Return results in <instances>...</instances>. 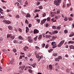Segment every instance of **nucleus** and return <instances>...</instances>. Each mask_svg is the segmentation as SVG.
I'll return each instance as SVG.
<instances>
[{"mask_svg": "<svg viewBox=\"0 0 74 74\" xmlns=\"http://www.w3.org/2000/svg\"><path fill=\"white\" fill-rule=\"evenodd\" d=\"M32 56V54L31 53H28V57H30Z\"/></svg>", "mask_w": 74, "mask_h": 74, "instance_id": "obj_36", "label": "nucleus"}, {"mask_svg": "<svg viewBox=\"0 0 74 74\" xmlns=\"http://www.w3.org/2000/svg\"><path fill=\"white\" fill-rule=\"evenodd\" d=\"M42 58H43V56H41L40 58V59H41Z\"/></svg>", "mask_w": 74, "mask_h": 74, "instance_id": "obj_63", "label": "nucleus"}, {"mask_svg": "<svg viewBox=\"0 0 74 74\" xmlns=\"http://www.w3.org/2000/svg\"><path fill=\"white\" fill-rule=\"evenodd\" d=\"M68 32V31L67 29H65L64 31V33H65L66 34H67V33Z\"/></svg>", "mask_w": 74, "mask_h": 74, "instance_id": "obj_29", "label": "nucleus"}, {"mask_svg": "<svg viewBox=\"0 0 74 74\" xmlns=\"http://www.w3.org/2000/svg\"><path fill=\"white\" fill-rule=\"evenodd\" d=\"M19 59H22V56H20Z\"/></svg>", "mask_w": 74, "mask_h": 74, "instance_id": "obj_61", "label": "nucleus"}, {"mask_svg": "<svg viewBox=\"0 0 74 74\" xmlns=\"http://www.w3.org/2000/svg\"><path fill=\"white\" fill-rule=\"evenodd\" d=\"M10 64H12V63H13V61H10Z\"/></svg>", "mask_w": 74, "mask_h": 74, "instance_id": "obj_58", "label": "nucleus"}, {"mask_svg": "<svg viewBox=\"0 0 74 74\" xmlns=\"http://www.w3.org/2000/svg\"><path fill=\"white\" fill-rule=\"evenodd\" d=\"M46 14L45 13H44L42 15L43 17H45L46 16Z\"/></svg>", "mask_w": 74, "mask_h": 74, "instance_id": "obj_31", "label": "nucleus"}, {"mask_svg": "<svg viewBox=\"0 0 74 74\" xmlns=\"http://www.w3.org/2000/svg\"><path fill=\"white\" fill-rule=\"evenodd\" d=\"M74 41H69L68 42V44H74Z\"/></svg>", "mask_w": 74, "mask_h": 74, "instance_id": "obj_22", "label": "nucleus"}, {"mask_svg": "<svg viewBox=\"0 0 74 74\" xmlns=\"http://www.w3.org/2000/svg\"><path fill=\"white\" fill-rule=\"evenodd\" d=\"M39 33V31L37 29H35L34 30V34H37Z\"/></svg>", "mask_w": 74, "mask_h": 74, "instance_id": "obj_7", "label": "nucleus"}, {"mask_svg": "<svg viewBox=\"0 0 74 74\" xmlns=\"http://www.w3.org/2000/svg\"><path fill=\"white\" fill-rule=\"evenodd\" d=\"M48 45H46L45 47L46 48H48Z\"/></svg>", "mask_w": 74, "mask_h": 74, "instance_id": "obj_56", "label": "nucleus"}, {"mask_svg": "<svg viewBox=\"0 0 74 74\" xmlns=\"http://www.w3.org/2000/svg\"><path fill=\"white\" fill-rule=\"evenodd\" d=\"M28 67L29 68V69H32V68L31 66H28Z\"/></svg>", "mask_w": 74, "mask_h": 74, "instance_id": "obj_64", "label": "nucleus"}, {"mask_svg": "<svg viewBox=\"0 0 74 74\" xmlns=\"http://www.w3.org/2000/svg\"><path fill=\"white\" fill-rule=\"evenodd\" d=\"M25 23H26V24H27V25H28V24H29V22H28V21H27V19L25 20Z\"/></svg>", "mask_w": 74, "mask_h": 74, "instance_id": "obj_28", "label": "nucleus"}, {"mask_svg": "<svg viewBox=\"0 0 74 74\" xmlns=\"http://www.w3.org/2000/svg\"><path fill=\"white\" fill-rule=\"evenodd\" d=\"M14 31L15 32H18V30L16 29V28L14 27Z\"/></svg>", "mask_w": 74, "mask_h": 74, "instance_id": "obj_42", "label": "nucleus"}, {"mask_svg": "<svg viewBox=\"0 0 74 74\" xmlns=\"http://www.w3.org/2000/svg\"><path fill=\"white\" fill-rule=\"evenodd\" d=\"M47 21V18H44L42 21H41V23H40V25H42L43 24L45 23V21Z\"/></svg>", "mask_w": 74, "mask_h": 74, "instance_id": "obj_5", "label": "nucleus"}, {"mask_svg": "<svg viewBox=\"0 0 74 74\" xmlns=\"http://www.w3.org/2000/svg\"><path fill=\"white\" fill-rule=\"evenodd\" d=\"M51 45L53 47V48H56V43L54 42H51Z\"/></svg>", "mask_w": 74, "mask_h": 74, "instance_id": "obj_6", "label": "nucleus"}, {"mask_svg": "<svg viewBox=\"0 0 74 74\" xmlns=\"http://www.w3.org/2000/svg\"><path fill=\"white\" fill-rule=\"evenodd\" d=\"M70 71V69H67L66 70V72H67V73H69V72Z\"/></svg>", "mask_w": 74, "mask_h": 74, "instance_id": "obj_52", "label": "nucleus"}, {"mask_svg": "<svg viewBox=\"0 0 74 74\" xmlns=\"http://www.w3.org/2000/svg\"><path fill=\"white\" fill-rule=\"evenodd\" d=\"M28 41L31 43H32L33 42V39H32L31 36H29L28 37Z\"/></svg>", "mask_w": 74, "mask_h": 74, "instance_id": "obj_3", "label": "nucleus"}, {"mask_svg": "<svg viewBox=\"0 0 74 74\" xmlns=\"http://www.w3.org/2000/svg\"><path fill=\"white\" fill-rule=\"evenodd\" d=\"M25 17H27L28 18H30L31 15L29 13H27V15L25 16Z\"/></svg>", "mask_w": 74, "mask_h": 74, "instance_id": "obj_10", "label": "nucleus"}, {"mask_svg": "<svg viewBox=\"0 0 74 74\" xmlns=\"http://www.w3.org/2000/svg\"><path fill=\"white\" fill-rule=\"evenodd\" d=\"M18 31L20 32H22V29H21V28H19L18 29Z\"/></svg>", "mask_w": 74, "mask_h": 74, "instance_id": "obj_54", "label": "nucleus"}, {"mask_svg": "<svg viewBox=\"0 0 74 74\" xmlns=\"http://www.w3.org/2000/svg\"><path fill=\"white\" fill-rule=\"evenodd\" d=\"M8 28L9 29V30H12V26H8Z\"/></svg>", "mask_w": 74, "mask_h": 74, "instance_id": "obj_15", "label": "nucleus"}, {"mask_svg": "<svg viewBox=\"0 0 74 74\" xmlns=\"http://www.w3.org/2000/svg\"><path fill=\"white\" fill-rule=\"evenodd\" d=\"M60 29H61V27L59 26L57 27V30H60Z\"/></svg>", "mask_w": 74, "mask_h": 74, "instance_id": "obj_27", "label": "nucleus"}, {"mask_svg": "<svg viewBox=\"0 0 74 74\" xmlns=\"http://www.w3.org/2000/svg\"><path fill=\"white\" fill-rule=\"evenodd\" d=\"M39 8H40V9H42V6H39Z\"/></svg>", "mask_w": 74, "mask_h": 74, "instance_id": "obj_40", "label": "nucleus"}, {"mask_svg": "<svg viewBox=\"0 0 74 74\" xmlns=\"http://www.w3.org/2000/svg\"><path fill=\"white\" fill-rule=\"evenodd\" d=\"M70 5H71V4H69L68 3L67 4V7H69V6Z\"/></svg>", "mask_w": 74, "mask_h": 74, "instance_id": "obj_50", "label": "nucleus"}, {"mask_svg": "<svg viewBox=\"0 0 74 74\" xmlns=\"http://www.w3.org/2000/svg\"><path fill=\"white\" fill-rule=\"evenodd\" d=\"M18 38L19 39V40H23V38H22L21 36H19L18 37Z\"/></svg>", "mask_w": 74, "mask_h": 74, "instance_id": "obj_18", "label": "nucleus"}, {"mask_svg": "<svg viewBox=\"0 0 74 74\" xmlns=\"http://www.w3.org/2000/svg\"><path fill=\"white\" fill-rule=\"evenodd\" d=\"M3 21V22H4V23H6V22L7 21H6L5 20H4Z\"/></svg>", "mask_w": 74, "mask_h": 74, "instance_id": "obj_57", "label": "nucleus"}, {"mask_svg": "<svg viewBox=\"0 0 74 74\" xmlns=\"http://www.w3.org/2000/svg\"><path fill=\"white\" fill-rule=\"evenodd\" d=\"M50 17H49L47 18V22H50Z\"/></svg>", "mask_w": 74, "mask_h": 74, "instance_id": "obj_23", "label": "nucleus"}, {"mask_svg": "<svg viewBox=\"0 0 74 74\" xmlns=\"http://www.w3.org/2000/svg\"><path fill=\"white\" fill-rule=\"evenodd\" d=\"M28 71H29V73H32L33 72V71H32V70L29 69L28 70Z\"/></svg>", "mask_w": 74, "mask_h": 74, "instance_id": "obj_24", "label": "nucleus"}, {"mask_svg": "<svg viewBox=\"0 0 74 74\" xmlns=\"http://www.w3.org/2000/svg\"><path fill=\"white\" fill-rule=\"evenodd\" d=\"M35 55L36 56V55H37L38 54H37V52L36 51H35Z\"/></svg>", "mask_w": 74, "mask_h": 74, "instance_id": "obj_55", "label": "nucleus"}, {"mask_svg": "<svg viewBox=\"0 0 74 74\" xmlns=\"http://www.w3.org/2000/svg\"><path fill=\"white\" fill-rule=\"evenodd\" d=\"M45 37L46 38H50V37H51V36L50 35H46Z\"/></svg>", "mask_w": 74, "mask_h": 74, "instance_id": "obj_17", "label": "nucleus"}, {"mask_svg": "<svg viewBox=\"0 0 74 74\" xmlns=\"http://www.w3.org/2000/svg\"><path fill=\"white\" fill-rule=\"evenodd\" d=\"M57 14H60V11L59 9H58V8H57Z\"/></svg>", "mask_w": 74, "mask_h": 74, "instance_id": "obj_16", "label": "nucleus"}, {"mask_svg": "<svg viewBox=\"0 0 74 74\" xmlns=\"http://www.w3.org/2000/svg\"><path fill=\"white\" fill-rule=\"evenodd\" d=\"M36 63H34L33 64H31V66H32L34 68H35V66H36Z\"/></svg>", "mask_w": 74, "mask_h": 74, "instance_id": "obj_21", "label": "nucleus"}, {"mask_svg": "<svg viewBox=\"0 0 74 74\" xmlns=\"http://www.w3.org/2000/svg\"><path fill=\"white\" fill-rule=\"evenodd\" d=\"M56 33V31H54L52 32V34H55Z\"/></svg>", "mask_w": 74, "mask_h": 74, "instance_id": "obj_38", "label": "nucleus"}, {"mask_svg": "<svg viewBox=\"0 0 74 74\" xmlns=\"http://www.w3.org/2000/svg\"><path fill=\"white\" fill-rule=\"evenodd\" d=\"M42 36V35H39V37L38 38V40H41Z\"/></svg>", "mask_w": 74, "mask_h": 74, "instance_id": "obj_12", "label": "nucleus"}, {"mask_svg": "<svg viewBox=\"0 0 74 74\" xmlns=\"http://www.w3.org/2000/svg\"><path fill=\"white\" fill-rule=\"evenodd\" d=\"M60 18V16H56V19H59Z\"/></svg>", "mask_w": 74, "mask_h": 74, "instance_id": "obj_35", "label": "nucleus"}, {"mask_svg": "<svg viewBox=\"0 0 74 74\" xmlns=\"http://www.w3.org/2000/svg\"><path fill=\"white\" fill-rule=\"evenodd\" d=\"M25 68V65L23 66H20L19 67V69L21 70H23Z\"/></svg>", "mask_w": 74, "mask_h": 74, "instance_id": "obj_9", "label": "nucleus"}, {"mask_svg": "<svg viewBox=\"0 0 74 74\" xmlns=\"http://www.w3.org/2000/svg\"><path fill=\"white\" fill-rule=\"evenodd\" d=\"M46 27H48L49 26V24H46Z\"/></svg>", "mask_w": 74, "mask_h": 74, "instance_id": "obj_49", "label": "nucleus"}, {"mask_svg": "<svg viewBox=\"0 0 74 74\" xmlns=\"http://www.w3.org/2000/svg\"><path fill=\"white\" fill-rule=\"evenodd\" d=\"M65 42V40H64L61 41L59 44L58 45V47H60L62 46V44H64V42Z\"/></svg>", "mask_w": 74, "mask_h": 74, "instance_id": "obj_2", "label": "nucleus"}, {"mask_svg": "<svg viewBox=\"0 0 74 74\" xmlns=\"http://www.w3.org/2000/svg\"><path fill=\"white\" fill-rule=\"evenodd\" d=\"M70 48L71 49H74V46L73 45H71L69 46Z\"/></svg>", "mask_w": 74, "mask_h": 74, "instance_id": "obj_11", "label": "nucleus"}, {"mask_svg": "<svg viewBox=\"0 0 74 74\" xmlns=\"http://www.w3.org/2000/svg\"><path fill=\"white\" fill-rule=\"evenodd\" d=\"M52 27L53 29H56V26H53Z\"/></svg>", "mask_w": 74, "mask_h": 74, "instance_id": "obj_37", "label": "nucleus"}, {"mask_svg": "<svg viewBox=\"0 0 74 74\" xmlns=\"http://www.w3.org/2000/svg\"><path fill=\"white\" fill-rule=\"evenodd\" d=\"M62 0H58V1H56V5L57 6H58L59 5V3H61V1Z\"/></svg>", "mask_w": 74, "mask_h": 74, "instance_id": "obj_4", "label": "nucleus"}, {"mask_svg": "<svg viewBox=\"0 0 74 74\" xmlns=\"http://www.w3.org/2000/svg\"><path fill=\"white\" fill-rule=\"evenodd\" d=\"M25 4L26 5H28V3H27V1H26L25 3Z\"/></svg>", "mask_w": 74, "mask_h": 74, "instance_id": "obj_46", "label": "nucleus"}, {"mask_svg": "<svg viewBox=\"0 0 74 74\" xmlns=\"http://www.w3.org/2000/svg\"><path fill=\"white\" fill-rule=\"evenodd\" d=\"M10 11L11 10L8 9L6 10V12H10Z\"/></svg>", "mask_w": 74, "mask_h": 74, "instance_id": "obj_51", "label": "nucleus"}, {"mask_svg": "<svg viewBox=\"0 0 74 74\" xmlns=\"http://www.w3.org/2000/svg\"><path fill=\"white\" fill-rule=\"evenodd\" d=\"M61 60L62 59V57L61 56H59L58 58H57L56 59V61H58V62H59V60Z\"/></svg>", "mask_w": 74, "mask_h": 74, "instance_id": "obj_8", "label": "nucleus"}, {"mask_svg": "<svg viewBox=\"0 0 74 74\" xmlns=\"http://www.w3.org/2000/svg\"><path fill=\"white\" fill-rule=\"evenodd\" d=\"M16 40H15L13 41L14 43H16Z\"/></svg>", "mask_w": 74, "mask_h": 74, "instance_id": "obj_62", "label": "nucleus"}, {"mask_svg": "<svg viewBox=\"0 0 74 74\" xmlns=\"http://www.w3.org/2000/svg\"><path fill=\"white\" fill-rule=\"evenodd\" d=\"M35 48H36V49H39V47L37 46H36Z\"/></svg>", "mask_w": 74, "mask_h": 74, "instance_id": "obj_44", "label": "nucleus"}, {"mask_svg": "<svg viewBox=\"0 0 74 74\" xmlns=\"http://www.w3.org/2000/svg\"><path fill=\"white\" fill-rule=\"evenodd\" d=\"M45 44L44 43L42 45V48H44V47H45Z\"/></svg>", "mask_w": 74, "mask_h": 74, "instance_id": "obj_34", "label": "nucleus"}, {"mask_svg": "<svg viewBox=\"0 0 74 74\" xmlns=\"http://www.w3.org/2000/svg\"><path fill=\"white\" fill-rule=\"evenodd\" d=\"M29 47H28L27 46H25L24 48V50L25 51H26L27 49H28Z\"/></svg>", "mask_w": 74, "mask_h": 74, "instance_id": "obj_13", "label": "nucleus"}, {"mask_svg": "<svg viewBox=\"0 0 74 74\" xmlns=\"http://www.w3.org/2000/svg\"><path fill=\"white\" fill-rule=\"evenodd\" d=\"M40 4V2H38L36 3L37 5H39V4Z\"/></svg>", "mask_w": 74, "mask_h": 74, "instance_id": "obj_43", "label": "nucleus"}, {"mask_svg": "<svg viewBox=\"0 0 74 74\" xmlns=\"http://www.w3.org/2000/svg\"><path fill=\"white\" fill-rule=\"evenodd\" d=\"M69 21H73V18H72V17H70L69 18Z\"/></svg>", "mask_w": 74, "mask_h": 74, "instance_id": "obj_33", "label": "nucleus"}, {"mask_svg": "<svg viewBox=\"0 0 74 74\" xmlns=\"http://www.w3.org/2000/svg\"><path fill=\"white\" fill-rule=\"evenodd\" d=\"M53 51V49H51L49 50V52H52Z\"/></svg>", "mask_w": 74, "mask_h": 74, "instance_id": "obj_39", "label": "nucleus"}, {"mask_svg": "<svg viewBox=\"0 0 74 74\" xmlns=\"http://www.w3.org/2000/svg\"><path fill=\"white\" fill-rule=\"evenodd\" d=\"M63 8H64L65 7V3L64 2H63V5H62Z\"/></svg>", "mask_w": 74, "mask_h": 74, "instance_id": "obj_30", "label": "nucleus"}, {"mask_svg": "<svg viewBox=\"0 0 74 74\" xmlns=\"http://www.w3.org/2000/svg\"><path fill=\"white\" fill-rule=\"evenodd\" d=\"M64 21H67V18L66 17H65L64 19Z\"/></svg>", "mask_w": 74, "mask_h": 74, "instance_id": "obj_48", "label": "nucleus"}, {"mask_svg": "<svg viewBox=\"0 0 74 74\" xmlns=\"http://www.w3.org/2000/svg\"><path fill=\"white\" fill-rule=\"evenodd\" d=\"M32 26V24H29L28 25L29 27H31Z\"/></svg>", "mask_w": 74, "mask_h": 74, "instance_id": "obj_47", "label": "nucleus"}, {"mask_svg": "<svg viewBox=\"0 0 74 74\" xmlns=\"http://www.w3.org/2000/svg\"><path fill=\"white\" fill-rule=\"evenodd\" d=\"M36 56L37 58H40V56H39V55H38Z\"/></svg>", "mask_w": 74, "mask_h": 74, "instance_id": "obj_45", "label": "nucleus"}, {"mask_svg": "<svg viewBox=\"0 0 74 74\" xmlns=\"http://www.w3.org/2000/svg\"><path fill=\"white\" fill-rule=\"evenodd\" d=\"M37 22H38V23H40V20L39 19H38L37 20Z\"/></svg>", "mask_w": 74, "mask_h": 74, "instance_id": "obj_59", "label": "nucleus"}, {"mask_svg": "<svg viewBox=\"0 0 74 74\" xmlns=\"http://www.w3.org/2000/svg\"><path fill=\"white\" fill-rule=\"evenodd\" d=\"M13 51L14 52H16V50L15 49H14Z\"/></svg>", "mask_w": 74, "mask_h": 74, "instance_id": "obj_53", "label": "nucleus"}, {"mask_svg": "<svg viewBox=\"0 0 74 74\" xmlns=\"http://www.w3.org/2000/svg\"><path fill=\"white\" fill-rule=\"evenodd\" d=\"M37 38H38V36H36L34 38V40L35 41H36V40H37Z\"/></svg>", "mask_w": 74, "mask_h": 74, "instance_id": "obj_26", "label": "nucleus"}, {"mask_svg": "<svg viewBox=\"0 0 74 74\" xmlns=\"http://www.w3.org/2000/svg\"><path fill=\"white\" fill-rule=\"evenodd\" d=\"M40 10H37V9H36L34 11V12H40Z\"/></svg>", "mask_w": 74, "mask_h": 74, "instance_id": "obj_25", "label": "nucleus"}, {"mask_svg": "<svg viewBox=\"0 0 74 74\" xmlns=\"http://www.w3.org/2000/svg\"><path fill=\"white\" fill-rule=\"evenodd\" d=\"M16 18H18H18H19V16L18 15H17L16 16Z\"/></svg>", "mask_w": 74, "mask_h": 74, "instance_id": "obj_41", "label": "nucleus"}, {"mask_svg": "<svg viewBox=\"0 0 74 74\" xmlns=\"http://www.w3.org/2000/svg\"><path fill=\"white\" fill-rule=\"evenodd\" d=\"M6 23L8 24H10L11 23V22L9 21H6Z\"/></svg>", "mask_w": 74, "mask_h": 74, "instance_id": "obj_20", "label": "nucleus"}, {"mask_svg": "<svg viewBox=\"0 0 74 74\" xmlns=\"http://www.w3.org/2000/svg\"><path fill=\"white\" fill-rule=\"evenodd\" d=\"M49 68L50 69H52V65H49Z\"/></svg>", "mask_w": 74, "mask_h": 74, "instance_id": "obj_32", "label": "nucleus"}, {"mask_svg": "<svg viewBox=\"0 0 74 74\" xmlns=\"http://www.w3.org/2000/svg\"><path fill=\"white\" fill-rule=\"evenodd\" d=\"M26 32L27 33V32H29V28H28V27H26Z\"/></svg>", "mask_w": 74, "mask_h": 74, "instance_id": "obj_19", "label": "nucleus"}, {"mask_svg": "<svg viewBox=\"0 0 74 74\" xmlns=\"http://www.w3.org/2000/svg\"><path fill=\"white\" fill-rule=\"evenodd\" d=\"M74 32H72V33H71L70 34V35H69V37H73V36H74Z\"/></svg>", "mask_w": 74, "mask_h": 74, "instance_id": "obj_14", "label": "nucleus"}, {"mask_svg": "<svg viewBox=\"0 0 74 74\" xmlns=\"http://www.w3.org/2000/svg\"><path fill=\"white\" fill-rule=\"evenodd\" d=\"M4 16H1L0 17V18H2V19H4Z\"/></svg>", "mask_w": 74, "mask_h": 74, "instance_id": "obj_60", "label": "nucleus"}, {"mask_svg": "<svg viewBox=\"0 0 74 74\" xmlns=\"http://www.w3.org/2000/svg\"><path fill=\"white\" fill-rule=\"evenodd\" d=\"M9 37H10L12 40H14L15 38V35L12 36V34H8L7 35V38H9Z\"/></svg>", "mask_w": 74, "mask_h": 74, "instance_id": "obj_1", "label": "nucleus"}]
</instances>
